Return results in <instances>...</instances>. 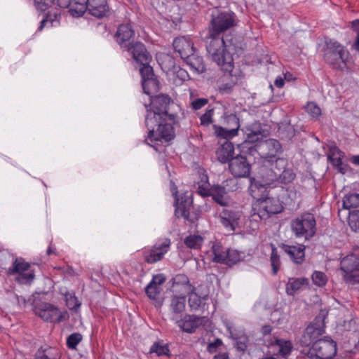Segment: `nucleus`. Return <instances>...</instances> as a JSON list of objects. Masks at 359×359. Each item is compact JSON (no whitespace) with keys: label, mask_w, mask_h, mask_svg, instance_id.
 Listing matches in <instances>:
<instances>
[{"label":"nucleus","mask_w":359,"mask_h":359,"mask_svg":"<svg viewBox=\"0 0 359 359\" xmlns=\"http://www.w3.org/2000/svg\"><path fill=\"white\" fill-rule=\"evenodd\" d=\"M66 301L67 306L71 309H76L81 306L80 302L78 300V299L74 295H67L66 296Z\"/></svg>","instance_id":"nucleus-53"},{"label":"nucleus","mask_w":359,"mask_h":359,"mask_svg":"<svg viewBox=\"0 0 359 359\" xmlns=\"http://www.w3.org/2000/svg\"><path fill=\"white\" fill-rule=\"evenodd\" d=\"M206 50L208 55L223 71L226 72L232 71L233 57L225 51V43L219 34L210 33L206 41Z\"/></svg>","instance_id":"nucleus-3"},{"label":"nucleus","mask_w":359,"mask_h":359,"mask_svg":"<svg viewBox=\"0 0 359 359\" xmlns=\"http://www.w3.org/2000/svg\"><path fill=\"white\" fill-rule=\"evenodd\" d=\"M306 112L312 118L317 119L321 114V109L315 102H308L305 107Z\"/></svg>","instance_id":"nucleus-46"},{"label":"nucleus","mask_w":359,"mask_h":359,"mask_svg":"<svg viewBox=\"0 0 359 359\" xmlns=\"http://www.w3.org/2000/svg\"><path fill=\"white\" fill-rule=\"evenodd\" d=\"M227 327L231 337L236 339L237 348L241 351H245L247 348V344L248 342V337L245 334H243L238 337H234V334L231 330V327L230 326H228Z\"/></svg>","instance_id":"nucleus-42"},{"label":"nucleus","mask_w":359,"mask_h":359,"mask_svg":"<svg viewBox=\"0 0 359 359\" xmlns=\"http://www.w3.org/2000/svg\"><path fill=\"white\" fill-rule=\"evenodd\" d=\"M222 344V341L219 339H216L213 342L210 343L208 346V351L212 353H215L218 348Z\"/></svg>","instance_id":"nucleus-56"},{"label":"nucleus","mask_w":359,"mask_h":359,"mask_svg":"<svg viewBox=\"0 0 359 359\" xmlns=\"http://www.w3.org/2000/svg\"><path fill=\"white\" fill-rule=\"evenodd\" d=\"M240 217V212L232 209L224 208L219 213L221 224L230 231L236 229Z\"/></svg>","instance_id":"nucleus-15"},{"label":"nucleus","mask_w":359,"mask_h":359,"mask_svg":"<svg viewBox=\"0 0 359 359\" xmlns=\"http://www.w3.org/2000/svg\"><path fill=\"white\" fill-rule=\"evenodd\" d=\"M309 280L306 278H289L286 285V292L289 295H294L304 287L307 286Z\"/></svg>","instance_id":"nucleus-29"},{"label":"nucleus","mask_w":359,"mask_h":359,"mask_svg":"<svg viewBox=\"0 0 359 359\" xmlns=\"http://www.w3.org/2000/svg\"><path fill=\"white\" fill-rule=\"evenodd\" d=\"M264 167L275 170L278 175H280L282 170L287 165V161L283 158H278L276 155H267L264 160Z\"/></svg>","instance_id":"nucleus-26"},{"label":"nucleus","mask_w":359,"mask_h":359,"mask_svg":"<svg viewBox=\"0 0 359 359\" xmlns=\"http://www.w3.org/2000/svg\"><path fill=\"white\" fill-rule=\"evenodd\" d=\"M184 295L182 294L180 296L175 295L171 299L170 308L172 311L173 320H177L179 318V314L185 310L186 299Z\"/></svg>","instance_id":"nucleus-28"},{"label":"nucleus","mask_w":359,"mask_h":359,"mask_svg":"<svg viewBox=\"0 0 359 359\" xmlns=\"http://www.w3.org/2000/svg\"><path fill=\"white\" fill-rule=\"evenodd\" d=\"M312 281L318 287H323L327 282V276L321 271H316L312 274Z\"/></svg>","instance_id":"nucleus-44"},{"label":"nucleus","mask_w":359,"mask_h":359,"mask_svg":"<svg viewBox=\"0 0 359 359\" xmlns=\"http://www.w3.org/2000/svg\"><path fill=\"white\" fill-rule=\"evenodd\" d=\"M278 176L279 175L275 172V170L265 167L262 173L263 184L258 183L259 190L266 189V186L276 187L278 184Z\"/></svg>","instance_id":"nucleus-23"},{"label":"nucleus","mask_w":359,"mask_h":359,"mask_svg":"<svg viewBox=\"0 0 359 359\" xmlns=\"http://www.w3.org/2000/svg\"><path fill=\"white\" fill-rule=\"evenodd\" d=\"M173 47L175 52L178 53L183 60L187 59L195 52L193 43L184 36L176 38L173 41Z\"/></svg>","instance_id":"nucleus-18"},{"label":"nucleus","mask_w":359,"mask_h":359,"mask_svg":"<svg viewBox=\"0 0 359 359\" xmlns=\"http://www.w3.org/2000/svg\"><path fill=\"white\" fill-rule=\"evenodd\" d=\"M210 196L215 202L221 206H226L230 202L225 187L221 185H215L211 187Z\"/></svg>","instance_id":"nucleus-24"},{"label":"nucleus","mask_w":359,"mask_h":359,"mask_svg":"<svg viewBox=\"0 0 359 359\" xmlns=\"http://www.w3.org/2000/svg\"><path fill=\"white\" fill-rule=\"evenodd\" d=\"M247 140L254 142L262 139L263 130L259 123L255 122L249 126L246 130Z\"/></svg>","instance_id":"nucleus-31"},{"label":"nucleus","mask_w":359,"mask_h":359,"mask_svg":"<svg viewBox=\"0 0 359 359\" xmlns=\"http://www.w3.org/2000/svg\"><path fill=\"white\" fill-rule=\"evenodd\" d=\"M316 219L313 215L304 213L293 219L291 222L292 232L297 237H304L309 239L316 233Z\"/></svg>","instance_id":"nucleus-5"},{"label":"nucleus","mask_w":359,"mask_h":359,"mask_svg":"<svg viewBox=\"0 0 359 359\" xmlns=\"http://www.w3.org/2000/svg\"><path fill=\"white\" fill-rule=\"evenodd\" d=\"M249 191L252 197L256 200L253 205L254 215L261 219H266L273 215L282 212L283 207L279 199L271 196L266 190H259L257 182H251Z\"/></svg>","instance_id":"nucleus-2"},{"label":"nucleus","mask_w":359,"mask_h":359,"mask_svg":"<svg viewBox=\"0 0 359 359\" xmlns=\"http://www.w3.org/2000/svg\"><path fill=\"white\" fill-rule=\"evenodd\" d=\"M348 224L354 231H359V210L349 212Z\"/></svg>","instance_id":"nucleus-48"},{"label":"nucleus","mask_w":359,"mask_h":359,"mask_svg":"<svg viewBox=\"0 0 359 359\" xmlns=\"http://www.w3.org/2000/svg\"><path fill=\"white\" fill-rule=\"evenodd\" d=\"M212 115H213L212 109H209V110L206 111L205 113L203 114L201 116L200 119H201V124L203 126H208L209 124H210L212 121Z\"/></svg>","instance_id":"nucleus-54"},{"label":"nucleus","mask_w":359,"mask_h":359,"mask_svg":"<svg viewBox=\"0 0 359 359\" xmlns=\"http://www.w3.org/2000/svg\"><path fill=\"white\" fill-rule=\"evenodd\" d=\"M284 83V79L281 76H278L274 81L275 86L278 88H282Z\"/></svg>","instance_id":"nucleus-61"},{"label":"nucleus","mask_w":359,"mask_h":359,"mask_svg":"<svg viewBox=\"0 0 359 359\" xmlns=\"http://www.w3.org/2000/svg\"><path fill=\"white\" fill-rule=\"evenodd\" d=\"M281 248L295 264H302L305 257V246L303 245H290L282 244Z\"/></svg>","instance_id":"nucleus-19"},{"label":"nucleus","mask_w":359,"mask_h":359,"mask_svg":"<svg viewBox=\"0 0 359 359\" xmlns=\"http://www.w3.org/2000/svg\"><path fill=\"white\" fill-rule=\"evenodd\" d=\"M88 11L98 18L105 16L109 12L107 0H88Z\"/></svg>","instance_id":"nucleus-21"},{"label":"nucleus","mask_w":359,"mask_h":359,"mask_svg":"<svg viewBox=\"0 0 359 359\" xmlns=\"http://www.w3.org/2000/svg\"><path fill=\"white\" fill-rule=\"evenodd\" d=\"M50 1L48 0H34L36 8L40 11H46Z\"/></svg>","instance_id":"nucleus-55"},{"label":"nucleus","mask_w":359,"mask_h":359,"mask_svg":"<svg viewBox=\"0 0 359 359\" xmlns=\"http://www.w3.org/2000/svg\"><path fill=\"white\" fill-rule=\"evenodd\" d=\"M175 321L184 332L191 333L203 323L204 318L186 315L182 319L178 320L177 318Z\"/></svg>","instance_id":"nucleus-17"},{"label":"nucleus","mask_w":359,"mask_h":359,"mask_svg":"<svg viewBox=\"0 0 359 359\" xmlns=\"http://www.w3.org/2000/svg\"><path fill=\"white\" fill-rule=\"evenodd\" d=\"M229 169L235 177H246L250 172V165L245 157L237 156L230 160Z\"/></svg>","instance_id":"nucleus-12"},{"label":"nucleus","mask_w":359,"mask_h":359,"mask_svg":"<svg viewBox=\"0 0 359 359\" xmlns=\"http://www.w3.org/2000/svg\"><path fill=\"white\" fill-rule=\"evenodd\" d=\"M173 288L182 294L190 293L193 286L189 283L188 277L184 274H177L172 278Z\"/></svg>","instance_id":"nucleus-25"},{"label":"nucleus","mask_w":359,"mask_h":359,"mask_svg":"<svg viewBox=\"0 0 359 359\" xmlns=\"http://www.w3.org/2000/svg\"><path fill=\"white\" fill-rule=\"evenodd\" d=\"M34 311L41 318L50 322H61L69 318L66 311H60L55 306L46 302L34 305Z\"/></svg>","instance_id":"nucleus-8"},{"label":"nucleus","mask_w":359,"mask_h":359,"mask_svg":"<svg viewBox=\"0 0 359 359\" xmlns=\"http://www.w3.org/2000/svg\"><path fill=\"white\" fill-rule=\"evenodd\" d=\"M266 146L269 154L268 155H276L282 151V147L280 142L275 139H269L266 141Z\"/></svg>","instance_id":"nucleus-43"},{"label":"nucleus","mask_w":359,"mask_h":359,"mask_svg":"<svg viewBox=\"0 0 359 359\" xmlns=\"http://www.w3.org/2000/svg\"><path fill=\"white\" fill-rule=\"evenodd\" d=\"M345 323V327L348 331L356 332L358 328L356 327V320L352 319L349 320L348 323L346 321Z\"/></svg>","instance_id":"nucleus-59"},{"label":"nucleus","mask_w":359,"mask_h":359,"mask_svg":"<svg viewBox=\"0 0 359 359\" xmlns=\"http://www.w3.org/2000/svg\"><path fill=\"white\" fill-rule=\"evenodd\" d=\"M235 22L236 15L231 11H222L216 15L213 14L210 33L220 34L234 26Z\"/></svg>","instance_id":"nucleus-10"},{"label":"nucleus","mask_w":359,"mask_h":359,"mask_svg":"<svg viewBox=\"0 0 359 359\" xmlns=\"http://www.w3.org/2000/svg\"><path fill=\"white\" fill-rule=\"evenodd\" d=\"M189 295V305L193 310L198 309L202 304V300L205 299L206 295L203 297L198 296V294L194 291V287H192V290L190 293H187Z\"/></svg>","instance_id":"nucleus-38"},{"label":"nucleus","mask_w":359,"mask_h":359,"mask_svg":"<svg viewBox=\"0 0 359 359\" xmlns=\"http://www.w3.org/2000/svg\"><path fill=\"white\" fill-rule=\"evenodd\" d=\"M171 72L175 83L182 82L189 79V75L187 70L180 67H174Z\"/></svg>","instance_id":"nucleus-40"},{"label":"nucleus","mask_w":359,"mask_h":359,"mask_svg":"<svg viewBox=\"0 0 359 359\" xmlns=\"http://www.w3.org/2000/svg\"><path fill=\"white\" fill-rule=\"evenodd\" d=\"M348 52L339 43L334 40L326 42L324 57L325 61L335 69H344Z\"/></svg>","instance_id":"nucleus-4"},{"label":"nucleus","mask_w":359,"mask_h":359,"mask_svg":"<svg viewBox=\"0 0 359 359\" xmlns=\"http://www.w3.org/2000/svg\"><path fill=\"white\" fill-rule=\"evenodd\" d=\"M344 280L349 284L359 283V257L350 254L344 257L340 263Z\"/></svg>","instance_id":"nucleus-7"},{"label":"nucleus","mask_w":359,"mask_h":359,"mask_svg":"<svg viewBox=\"0 0 359 359\" xmlns=\"http://www.w3.org/2000/svg\"><path fill=\"white\" fill-rule=\"evenodd\" d=\"M135 32L128 24L121 25L115 35L117 43L123 48H129L131 39L134 37Z\"/></svg>","instance_id":"nucleus-16"},{"label":"nucleus","mask_w":359,"mask_h":359,"mask_svg":"<svg viewBox=\"0 0 359 359\" xmlns=\"http://www.w3.org/2000/svg\"><path fill=\"white\" fill-rule=\"evenodd\" d=\"M88 0H72L69 13L73 16H81L88 11Z\"/></svg>","instance_id":"nucleus-32"},{"label":"nucleus","mask_w":359,"mask_h":359,"mask_svg":"<svg viewBox=\"0 0 359 359\" xmlns=\"http://www.w3.org/2000/svg\"><path fill=\"white\" fill-rule=\"evenodd\" d=\"M207 103V100L205 99H198L194 100L192 102V107L195 109H199L203 106H205Z\"/></svg>","instance_id":"nucleus-58"},{"label":"nucleus","mask_w":359,"mask_h":359,"mask_svg":"<svg viewBox=\"0 0 359 359\" xmlns=\"http://www.w3.org/2000/svg\"><path fill=\"white\" fill-rule=\"evenodd\" d=\"M161 287L157 285V284H154V283L151 282L146 287V293L148 297L151 299H156L161 292Z\"/></svg>","instance_id":"nucleus-49"},{"label":"nucleus","mask_w":359,"mask_h":359,"mask_svg":"<svg viewBox=\"0 0 359 359\" xmlns=\"http://www.w3.org/2000/svg\"><path fill=\"white\" fill-rule=\"evenodd\" d=\"M214 254L213 260L216 262L224 263L226 264V259L228 255L227 248L221 245H215L212 248Z\"/></svg>","instance_id":"nucleus-34"},{"label":"nucleus","mask_w":359,"mask_h":359,"mask_svg":"<svg viewBox=\"0 0 359 359\" xmlns=\"http://www.w3.org/2000/svg\"><path fill=\"white\" fill-rule=\"evenodd\" d=\"M351 161L352 163L359 165V155L352 156Z\"/></svg>","instance_id":"nucleus-64"},{"label":"nucleus","mask_w":359,"mask_h":359,"mask_svg":"<svg viewBox=\"0 0 359 359\" xmlns=\"http://www.w3.org/2000/svg\"><path fill=\"white\" fill-rule=\"evenodd\" d=\"M342 207L346 210L359 207V194L348 193L345 194L342 200Z\"/></svg>","instance_id":"nucleus-33"},{"label":"nucleus","mask_w":359,"mask_h":359,"mask_svg":"<svg viewBox=\"0 0 359 359\" xmlns=\"http://www.w3.org/2000/svg\"><path fill=\"white\" fill-rule=\"evenodd\" d=\"M9 275L17 274L16 280L22 284L30 283L34 278V271L30 270V264L22 258H17L12 266L7 270Z\"/></svg>","instance_id":"nucleus-9"},{"label":"nucleus","mask_w":359,"mask_h":359,"mask_svg":"<svg viewBox=\"0 0 359 359\" xmlns=\"http://www.w3.org/2000/svg\"><path fill=\"white\" fill-rule=\"evenodd\" d=\"M173 194L175 195V215L177 217L188 218L189 216V208L191 205L192 201L189 196H185V199L183 198L181 199L177 198V191H173Z\"/></svg>","instance_id":"nucleus-22"},{"label":"nucleus","mask_w":359,"mask_h":359,"mask_svg":"<svg viewBox=\"0 0 359 359\" xmlns=\"http://www.w3.org/2000/svg\"><path fill=\"white\" fill-rule=\"evenodd\" d=\"M228 255L226 259V264H233L239 262L242 258V255L236 250L227 249Z\"/></svg>","instance_id":"nucleus-50"},{"label":"nucleus","mask_w":359,"mask_h":359,"mask_svg":"<svg viewBox=\"0 0 359 359\" xmlns=\"http://www.w3.org/2000/svg\"><path fill=\"white\" fill-rule=\"evenodd\" d=\"M149 353H156L157 356L168 355L169 348L165 344L156 342L151 346Z\"/></svg>","instance_id":"nucleus-41"},{"label":"nucleus","mask_w":359,"mask_h":359,"mask_svg":"<svg viewBox=\"0 0 359 359\" xmlns=\"http://www.w3.org/2000/svg\"><path fill=\"white\" fill-rule=\"evenodd\" d=\"M234 153V147L233 144L228 140H225L222 146L217 151V157L219 161L222 163L230 162L233 158Z\"/></svg>","instance_id":"nucleus-27"},{"label":"nucleus","mask_w":359,"mask_h":359,"mask_svg":"<svg viewBox=\"0 0 359 359\" xmlns=\"http://www.w3.org/2000/svg\"><path fill=\"white\" fill-rule=\"evenodd\" d=\"M203 242V238L199 235H189L184 239V244L191 249H198Z\"/></svg>","instance_id":"nucleus-36"},{"label":"nucleus","mask_w":359,"mask_h":359,"mask_svg":"<svg viewBox=\"0 0 359 359\" xmlns=\"http://www.w3.org/2000/svg\"><path fill=\"white\" fill-rule=\"evenodd\" d=\"M142 84L144 93L148 95L156 92L158 89V81L154 77L143 80Z\"/></svg>","instance_id":"nucleus-35"},{"label":"nucleus","mask_w":359,"mask_h":359,"mask_svg":"<svg viewBox=\"0 0 359 359\" xmlns=\"http://www.w3.org/2000/svg\"><path fill=\"white\" fill-rule=\"evenodd\" d=\"M82 336L79 333H74L69 335L67 339V344L69 348H75L81 341Z\"/></svg>","instance_id":"nucleus-52"},{"label":"nucleus","mask_w":359,"mask_h":359,"mask_svg":"<svg viewBox=\"0 0 359 359\" xmlns=\"http://www.w3.org/2000/svg\"><path fill=\"white\" fill-rule=\"evenodd\" d=\"M295 177L294 173L290 169H283L280 172V175L278 176V184L283 183L287 184L294 180Z\"/></svg>","instance_id":"nucleus-45"},{"label":"nucleus","mask_w":359,"mask_h":359,"mask_svg":"<svg viewBox=\"0 0 359 359\" xmlns=\"http://www.w3.org/2000/svg\"><path fill=\"white\" fill-rule=\"evenodd\" d=\"M272 245V251L271 255V264L273 269V274H276L278 271L279 270L280 262V257L278 255V252L276 248L273 245Z\"/></svg>","instance_id":"nucleus-47"},{"label":"nucleus","mask_w":359,"mask_h":359,"mask_svg":"<svg viewBox=\"0 0 359 359\" xmlns=\"http://www.w3.org/2000/svg\"><path fill=\"white\" fill-rule=\"evenodd\" d=\"M57 20V13H55L54 14V18H52L50 16H47L46 18L45 19H43L41 21V25L38 28V30L39 31H41L42 29L43 28V27L45 26V25L47 23V22H50L51 26L53 25V22L56 21Z\"/></svg>","instance_id":"nucleus-57"},{"label":"nucleus","mask_w":359,"mask_h":359,"mask_svg":"<svg viewBox=\"0 0 359 359\" xmlns=\"http://www.w3.org/2000/svg\"><path fill=\"white\" fill-rule=\"evenodd\" d=\"M271 332V327L269 325H265L262 327V333L264 335L270 334Z\"/></svg>","instance_id":"nucleus-63"},{"label":"nucleus","mask_w":359,"mask_h":359,"mask_svg":"<svg viewBox=\"0 0 359 359\" xmlns=\"http://www.w3.org/2000/svg\"><path fill=\"white\" fill-rule=\"evenodd\" d=\"M352 48L359 51V29L357 30V36L355 41L352 45Z\"/></svg>","instance_id":"nucleus-62"},{"label":"nucleus","mask_w":359,"mask_h":359,"mask_svg":"<svg viewBox=\"0 0 359 359\" xmlns=\"http://www.w3.org/2000/svg\"><path fill=\"white\" fill-rule=\"evenodd\" d=\"M276 346L278 348V353L283 357H285L289 355L292 350V344L290 341H285L283 339H277L276 341Z\"/></svg>","instance_id":"nucleus-39"},{"label":"nucleus","mask_w":359,"mask_h":359,"mask_svg":"<svg viewBox=\"0 0 359 359\" xmlns=\"http://www.w3.org/2000/svg\"><path fill=\"white\" fill-rule=\"evenodd\" d=\"M133 54L134 60L140 65H145L150 63L151 56L146 50L144 44L140 42L135 43L133 46H130L129 48Z\"/></svg>","instance_id":"nucleus-20"},{"label":"nucleus","mask_w":359,"mask_h":359,"mask_svg":"<svg viewBox=\"0 0 359 359\" xmlns=\"http://www.w3.org/2000/svg\"><path fill=\"white\" fill-rule=\"evenodd\" d=\"M165 281V278L161 276H154L151 281V283H154V284H157L160 287V285L163 283Z\"/></svg>","instance_id":"nucleus-60"},{"label":"nucleus","mask_w":359,"mask_h":359,"mask_svg":"<svg viewBox=\"0 0 359 359\" xmlns=\"http://www.w3.org/2000/svg\"><path fill=\"white\" fill-rule=\"evenodd\" d=\"M324 333V329L320 325L311 324L304 330L300 343L303 346H312L313 344L320 339L319 337Z\"/></svg>","instance_id":"nucleus-13"},{"label":"nucleus","mask_w":359,"mask_h":359,"mask_svg":"<svg viewBox=\"0 0 359 359\" xmlns=\"http://www.w3.org/2000/svg\"><path fill=\"white\" fill-rule=\"evenodd\" d=\"M142 67L140 69L142 80L149 79L154 77L152 67L149 63L141 65ZM143 81H142V82Z\"/></svg>","instance_id":"nucleus-51"},{"label":"nucleus","mask_w":359,"mask_h":359,"mask_svg":"<svg viewBox=\"0 0 359 359\" xmlns=\"http://www.w3.org/2000/svg\"><path fill=\"white\" fill-rule=\"evenodd\" d=\"M187 64L196 73H202L205 70L203 58L194 52L184 60Z\"/></svg>","instance_id":"nucleus-30"},{"label":"nucleus","mask_w":359,"mask_h":359,"mask_svg":"<svg viewBox=\"0 0 359 359\" xmlns=\"http://www.w3.org/2000/svg\"><path fill=\"white\" fill-rule=\"evenodd\" d=\"M226 118L229 122L232 123L233 127L231 129H226L216 125L213 127L217 136L228 140V139L232 138L237 135L240 124L238 118L235 114H231Z\"/></svg>","instance_id":"nucleus-14"},{"label":"nucleus","mask_w":359,"mask_h":359,"mask_svg":"<svg viewBox=\"0 0 359 359\" xmlns=\"http://www.w3.org/2000/svg\"><path fill=\"white\" fill-rule=\"evenodd\" d=\"M211 187L208 183V177L206 175L203 174L201 176V182L198 183L197 192L202 196H210Z\"/></svg>","instance_id":"nucleus-37"},{"label":"nucleus","mask_w":359,"mask_h":359,"mask_svg":"<svg viewBox=\"0 0 359 359\" xmlns=\"http://www.w3.org/2000/svg\"><path fill=\"white\" fill-rule=\"evenodd\" d=\"M171 241L169 238L158 241L154 246L143 252L144 259L148 264H154L161 261L170 250Z\"/></svg>","instance_id":"nucleus-11"},{"label":"nucleus","mask_w":359,"mask_h":359,"mask_svg":"<svg viewBox=\"0 0 359 359\" xmlns=\"http://www.w3.org/2000/svg\"><path fill=\"white\" fill-rule=\"evenodd\" d=\"M336 353V342L325 337L316 341L309 348L307 355L309 359H332Z\"/></svg>","instance_id":"nucleus-6"},{"label":"nucleus","mask_w":359,"mask_h":359,"mask_svg":"<svg viewBox=\"0 0 359 359\" xmlns=\"http://www.w3.org/2000/svg\"><path fill=\"white\" fill-rule=\"evenodd\" d=\"M170 99L168 95H159L151 100L150 109H147L145 125L148 134L145 139L147 144L156 151L175 137L173 124L176 123V116L168 113Z\"/></svg>","instance_id":"nucleus-1"}]
</instances>
